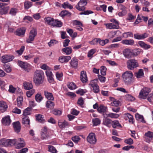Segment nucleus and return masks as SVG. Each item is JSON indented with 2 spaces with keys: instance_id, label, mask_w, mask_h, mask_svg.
Segmentation results:
<instances>
[{
  "instance_id": "nucleus-1",
  "label": "nucleus",
  "mask_w": 153,
  "mask_h": 153,
  "mask_svg": "<svg viewBox=\"0 0 153 153\" xmlns=\"http://www.w3.org/2000/svg\"><path fill=\"white\" fill-rule=\"evenodd\" d=\"M133 76V74L131 71H127L123 74L122 77L123 82L126 84L130 85L134 81Z\"/></svg>"
},
{
  "instance_id": "nucleus-2",
  "label": "nucleus",
  "mask_w": 153,
  "mask_h": 153,
  "mask_svg": "<svg viewBox=\"0 0 153 153\" xmlns=\"http://www.w3.org/2000/svg\"><path fill=\"white\" fill-rule=\"evenodd\" d=\"M44 74L41 70H36L34 74L33 81L36 85H39L42 84L43 81Z\"/></svg>"
},
{
  "instance_id": "nucleus-3",
  "label": "nucleus",
  "mask_w": 153,
  "mask_h": 153,
  "mask_svg": "<svg viewBox=\"0 0 153 153\" xmlns=\"http://www.w3.org/2000/svg\"><path fill=\"white\" fill-rule=\"evenodd\" d=\"M126 64L128 68L130 70H133L139 66L137 61L135 59H131L128 60Z\"/></svg>"
},
{
  "instance_id": "nucleus-4",
  "label": "nucleus",
  "mask_w": 153,
  "mask_h": 153,
  "mask_svg": "<svg viewBox=\"0 0 153 153\" xmlns=\"http://www.w3.org/2000/svg\"><path fill=\"white\" fill-rule=\"evenodd\" d=\"M150 91L151 90L149 88L146 87L143 88L141 90L139 93V97L143 99H146Z\"/></svg>"
},
{
  "instance_id": "nucleus-5",
  "label": "nucleus",
  "mask_w": 153,
  "mask_h": 153,
  "mask_svg": "<svg viewBox=\"0 0 153 153\" xmlns=\"http://www.w3.org/2000/svg\"><path fill=\"white\" fill-rule=\"evenodd\" d=\"M37 35L36 30L35 28H33L30 31L28 38L27 39L26 42L27 43H32V42L34 39L35 37Z\"/></svg>"
},
{
  "instance_id": "nucleus-6",
  "label": "nucleus",
  "mask_w": 153,
  "mask_h": 153,
  "mask_svg": "<svg viewBox=\"0 0 153 153\" xmlns=\"http://www.w3.org/2000/svg\"><path fill=\"white\" fill-rule=\"evenodd\" d=\"M87 3L86 0H81L76 6V8L80 11H83L85 9V6L86 5Z\"/></svg>"
},
{
  "instance_id": "nucleus-7",
  "label": "nucleus",
  "mask_w": 153,
  "mask_h": 153,
  "mask_svg": "<svg viewBox=\"0 0 153 153\" xmlns=\"http://www.w3.org/2000/svg\"><path fill=\"white\" fill-rule=\"evenodd\" d=\"M87 141L90 143L95 144L97 142V139L94 133H90L87 138Z\"/></svg>"
},
{
  "instance_id": "nucleus-8",
  "label": "nucleus",
  "mask_w": 153,
  "mask_h": 153,
  "mask_svg": "<svg viewBox=\"0 0 153 153\" xmlns=\"http://www.w3.org/2000/svg\"><path fill=\"white\" fill-rule=\"evenodd\" d=\"M97 80V79H95L92 81L89 84L91 86V88L93 89V91L96 93H98L100 91L99 87L98 85L94 82L95 81Z\"/></svg>"
},
{
  "instance_id": "nucleus-9",
  "label": "nucleus",
  "mask_w": 153,
  "mask_h": 153,
  "mask_svg": "<svg viewBox=\"0 0 153 153\" xmlns=\"http://www.w3.org/2000/svg\"><path fill=\"white\" fill-rule=\"evenodd\" d=\"M118 8L119 10H121V11L118 13V15L120 17L125 15L127 13V8L125 6L122 4H120L118 6Z\"/></svg>"
},
{
  "instance_id": "nucleus-10",
  "label": "nucleus",
  "mask_w": 153,
  "mask_h": 153,
  "mask_svg": "<svg viewBox=\"0 0 153 153\" xmlns=\"http://www.w3.org/2000/svg\"><path fill=\"white\" fill-rule=\"evenodd\" d=\"M18 63L19 66L25 71H28V69L30 68V65L26 62L18 61Z\"/></svg>"
},
{
  "instance_id": "nucleus-11",
  "label": "nucleus",
  "mask_w": 153,
  "mask_h": 153,
  "mask_svg": "<svg viewBox=\"0 0 153 153\" xmlns=\"http://www.w3.org/2000/svg\"><path fill=\"white\" fill-rule=\"evenodd\" d=\"M17 142L16 145V148L17 149H20L24 147L25 145V143L23 139L21 138H18L17 140Z\"/></svg>"
},
{
  "instance_id": "nucleus-12",
  "label": "nucleus",
  "mask_w": 153,
  "mask_h": 153,
  "mask_svg": "<svg viewBox=\"0 0 153 153\" xmlns=\"http://www.w3.org/2000/svg\"><path fill=\"white\" fill-rule=\"evenodd\" d=\"M144 138L146 142L149 143L150 142L153 138V132L148 131L145 134Z\"/></svg>"
},
{
  "instance_id": "nucleus-13",
  "label": "nucleus",
  "mask_w": 153,
  "mask_h": 153,
  "mask_svg": "<svg viewBox=\"0 0 153 153\" xmlns=\"http://www.w3.org/2000/svg\"><path fill=\"white\" fill-rule=\"evenodd\" d=\"M14 58L13 56L11 55H6L2 56L1 62L4 63L11 61Z\"/></svg>"
},
{
  "instance_id": "nucleus-14",
  "label": "nucleus",
  "mask_w": 153,
  "mask_h": 153,
  "mask_svg": "<svg viewBox=\"0 0 153 153\" xmlns=\"http://www.w3.org/2000/svg\"><path fill=\"white\" fill-rule=\"evenodd\" d=\"M123 54L126 58H131L132 55L131 50L128 48L125 49L123 51Z\"/></svg>"
},
{
  "instance_id": "nucleus-15",
  "label": "nucleus",
  "mask_w": 153,
  "mask_h": 153,
  "mask_svg": "<svg viewBox=\"0 0 153 153\" xmlns=\"http://www.w3.org/2000/svg\"><path fill=\"white\" fill-rule=\"evenodd\" d=\"M71 57L69 56H61L59 57V61L62 63H66L71 59Z\"/></svg>"
},
{
  "instance_id": "nucleus-16",
  "label": "nucleus",
  "mask_w": 153,
  "mask_h": 153,
  "mask_svg": "<svg viewBox=\"0 0 153 153\" xmlns=\"http://www.w3.org/2000/svg\"><path fill=\"white\" fill-rule=\"evenodd\" d=\"M134 38L138 40L144 39L148 36V34L146 33L140 35L136 33L134 34Z\"/></svg>"
},
{
  "instance_id": "nucleus-17",
  "label": "nucleus",
  "mask_w": 153,
  "mask_h": 153,
  "mask_svg": "<svg viewBox=\"0 0 153 153\" xmlns=\"http://www.w3.org/2000/svg\"><path fill=\"white\" fill-rule=\"evenodd\" d=\"M80 80L83 83H85L88 81L86 73L84 71L81 72Z\"/></svg>"
},
{
  "instance_id": "nucleus-18",
  "label": "nucleus",
  "mask_w": 153,
  "mask_h": 153,
  "mask_svg": "<svg viewBox=\"0 0 153 153\" xmlns=\"http://www.w3.org/2000/svg\"><path fill=\"white\" fill-rule=\"evenodd\" d=\"M13 126L15 131L16 133L20 132L21 129V126L19 121H17L13 123Z\"/></svg>"
},
{
  "instance_id": "nucleus-19",
  "label": "nucleus",
  "mask_w": 153,
  "mask_h": 153,
  "mask_svg": "<svg viewBox=\"0 0 153 153\" xmlns=\"http://www.w3.org/2000/svg\"><path fill=\"white\" fill-rule=\"evenodd\" d=\"M8 106L6 103L3 101H0V111L1 112L6 111Z\"/></svg>"
},
{
  "instance_id": "nucleus-20",
  "label": "nucleus",
  "mask_w": 153,
  "mask_h": 153,
  "mask_svg": "<svg viewBox=\"0 0 153 153\" xmlns=\"http://www.w3.org/2000/svg\"><path fill=\"white\" fill-rule=\"evenodd\" d=\"M44 95L45 98L49 100H48L53 101L54 100V98L52 93L49 92L47 91H45Z\"/></svg>"
},
{
  "instance_id": "nucleus-21",
  "label": "nucleus",
  "mask_w": 153,
  "mask_h": 153,
  "mask_svg": "<svg viewBox=\"0 0 153 153\" xmlns=\"http://www.w3.org/2000/svg\"><path fill=\"white\" fill-rule=\"evenodd\" d=\"M78 59L76 57L72 58L70 62L71 67L74 68H77L78 66Z\"/></svg>"
},
{
  "instance_id": "nucleus-22",
  "label": "nucleus",
  "mask_w": 153,
  "mask_h": 153,
  "mask_svg": "<svg viewBox=\"0 0 153 153\" xmlns=\"http://www.w3.org/2000/svg\"><path fill=\"white\" fill-rule=\"evenodd\" d=\"M104 117L105 118L103 120V123L106 126L110 127L111 122V120L110 119L107 118V116L105 114H103Z\"/></svg>"
},
{
  "instance_id": "nucleus-23",
  "label": "nucleus",
  "mask_w": 153,
  "mask_h": 153,
  "mask_svg": "<svg viewBox=\"0 0 153 153\" xmlns=\"http://www.w3.org/2000/svg\"><path fill=\"white\" fill-rule=\"evenodd\" d=\"M11 122V121L9 116H7L4 117L2 120V123L5 125H9Z\"/></svg>"
},
{
  "instance_id": "nucleus-24",
  "label": "nucleus",
  "mask_w": 153,
  "mask_h": 153,
  "mask_svg": "<svg viewBox=\"0 0 153 153\" xmlns=\"http://www.w3.org/2000/svg\"><path fill=\"white\" fill-rule=\"evenodd\" d=\"M121 43L124 45H133L134 44V42L133 39H125L122 40Z\"/></svg>"
},
{
  "instance_id": "nucleus-25",
  "label": "nucleus",
  "mask_w": 153,
  "mask_h": 153,
  "mask_svg": "<svg viewBox=\"0 0 153 153\" xmlns=\"http://www.w3.org/2000/svg\"><path fill=\"white\" fill-rule=\"evenodd\" d=\"M58 125L60 128H63L68 125V123L65 120H59Z\"/></svg>"
},
{
  "instance_id": "nucleus-26",
  "label": "nucleus",
  "mask_w": 153,
  "mask_h": 153,
  "mask_svg": "<svg viewBox=\"0 0 153 153\" xmlns=\"http://www.w3.org/2000/svg\"><path fill=\"white\" fill-rule=\"evenodd\" d=\"M26 30L25 27L18 29L16 31V34L18 36H23L25 33Z\"/></svg>"
},
{
  "instance_id": "nucleus-27",
  "label": "nucleus",
  "mask_w": 153,
  "mask_h": 153,
  "mask_svg": "<svg viewBox=\"0 0 153 153\" xmlns=\"http://www.w3.org/2000/svg\"><path fill=\"white\" fill-rule=\"evenodd\" d=\"M47 129L45 127L41 131V138L42 140L45 139L48 137L47 134Z\"/></svg>"
},
{
  "instance_id": "nucleus-28",
  "label": "nucleus",
  "mask_w": 153,
  "mask_h": 153,
  "mask_svg": "<svg viewBox=\"0 0 153 153\" xmlns=\"http://www.w3.org/2000/svg\"><path fill=\"white\" fill-rule=\"evenodd\" d=\"M125 119L126 120L128 119L129 122L132 124L134 123V118L132 115L129 113H126L125 114Z\"/></svg>"
},
{
  "instance_id": "nucleus-29",
  "label": "nucleus",
  "mask_w": 153,
  "mask_h": 153,
  "mask_svg": "<svg viewBox=\"0 0 153 153\" xmlns=\"http://www.w3.org/2000/svg\"><path fill=\"white\" fill-rule=\"evenodd\" d=\"M138 44L141 47L145 49H148L151 47V46L150 45L146 44L143 41H139L138 42Z\"/></svg>"
},
{
  "instance_id": "nucleus-30",
  "label": "nucleus",
  "mask_w": 153,
  "mask_h": 153,
  "mask_svg": "<svg viewBox=\"0 0 153 153\" xmlns=\"http://www.w3.org/2000/svg\"><path fill=\"white\" fill-rule=\"evenodd\" d=\"M24 88L26 90H29L33 88V85L31 82H25L23 83Z\"/></svg>"
},
{
  "instance_id": "nucleus-31",
  "label": "nucleus",
  "mask_w": 153,
  "mask_h": 153,
  "mask_svg": "<svg viewBox=\"0 0 153 153\" xmlns=\"http://www.w3.org/2000/svg\"><path fill=\"white\" fill-rule=\"evenodd\" d=\"M135 75L137 78H141L144 77L143 70L141 69H139L137 72L135 73Z\"/></svg>"
},
{
  "instance_id": "nucleus-32",
  "label": "nucleus",
  "mask_w": 153,
  "mask_h": 153,
  "mask_svg": "<svg viewBox=\"0 0 153 153\" xmlns=\"http://www.w3.org/2000/svg\"><path fill=\"white\" fill-rule=\"evenodd\" d=\"M106 27L109 29H118L119 27L118 25H116L112 23L105 24Z\"/></svg>"
},
{
  "instance_id": "nucleus-33",
  "label": "nucleus",
  "mask_w": 153,
  "mask_h": 153,
  "mask_svg": "<svg viewBox=\"0 0 153 153\" xmlns=\"http://www.w3.org/2000/svg\"><path fill=\"white\" fill-rule=\"evenodd\" d=\"M62 51L65 53L66 55L70 54L72 52V48L70 47L64 48L62 49Z\"/></svg>"
},
{
  "instance_id": "nucleus-34",
  "label": "nucleus",
  "mask_w": 153,
  "mask_h": 153,
  "mask_svg": "<svg viewBox=\"0 0 153 153\" xmlns=\"http://www.w3.org/2000/svg\"><path fill=\"white\" fill-rule=\"evenodd\" d=\"M17 142V141L16 139H7V146H13L15 145Z\"/></svg>"
},
{
  "instance_id": "nucleus-35",
  "label": "nucleus",
  "mask_w": 153,
  "mask_h": 153,
  "mask_svg": "<svg viewBox=\"0 0 153 153\" xmlns=\"http://www.w3.org/2000/svg\"><path fill=\"white\" fill-rule=\"evenodd\" d=\"M112 102L111 103V105L112 106L117 107L120 103L119 101L115 100L113 97L110 98Z\"/></svg>"
},
{
  "instance_id": "nucleus-36",
  "label": "nucleus",
  "mask_w": 153,
  "mask_h": 153,
  "mask_svg": "<svg viewBox=\"0 0 153 153\" xmlns=\"http://www.w3.org/2000/svg\"><path fill=\"white\" fill-rule=\"evenodd\" d=\"M55 105L54 103L53 102L50 100H48L46 103V107L50 109H53L54 108Z\"/></svg>"
},
{
  "instance_id": "nucleus-37",
  "label": "nucleus",
  "mask_w": 153,
  "mask_h": 153,
  "mask_svg": "<svg viewBox=\"0 0 153 153\" xmlns=\"http://www.w3.org/2000/svg\"><path fill=\"white\" fill-rule=\"evenodd\" d=\"M45 22L49 25L52 26L54 19L51 17H47L44 19Z\"/></svg>"
},
{
  "instance_id": "nucleus-38",
  "label": "nucleus",
  "mask_w": 153,
  "mask_h": 153,
  "mask_svg": "<svg viewBox=\"0 0 153 153\" xmlns=\"http://www.w3.org/2000/svg\"><path fill=\"white\" fill-rule=\"evenodd\" d=\"M135 117L137 120L143 123H145V121L144 119V117L142 115L137 113L135 115Z\"/></svg>"
},
{
  "instance_id": "nucleus-39",
  "label": "nucleus",
  "mask_w": 153,
  "mask_h": 153,
  "mask_svg": "<svg viewBox=\"0 0 153 153\" xmlns=\"http://www.w3.org/2000/svg\"><path fill=\"white\" fill-rule=\"evenodd\" d=\"M106 107L102 105H101L97 108V111L99 112L102 113H104L106 111Z\"/></svg>"
},
{
  "instance_id": "nucleus-40",
  "label": "nucleus",
  "mask_w": 153,
  "mask_h": 153,
  "mask_svg": "<svg viewBox=\"0 0 153 153\" xmlns=\"http://www.w3.org/2000/svg\"><path fill=\"white\" fill-rule=\"evenodd\" d=\"M111 124L114 128H116L118 127H122V126L118 120H115L112 121Z\"/></svg>"
},
{
  "instance_id": "nucleus-41",
  "label": "nucleus",
  "mask_w": 153,
  "mask_h": 153,
  "mask_svg": "<svg viewBox=\"0 0 153 153\" xmlns=\"http://www.w3.org/2000/svg\"><path fill=\"white\" fill-rule=\"evenodd\" d=\"M105 115L107 116V117H109L111 118H117L120 116L118 114H114L112 113L106 114Z\"/></svg>"
},
{
  "instance_id": "nucleus-42",
  "label": "nucleus",
  "mask_w": 153,
  "mask_h": 153,
  "mask_svg": "<svg viewBox=\"0 0 153 153\" xmlns=\"http://www.w3.org/2000/svg\"><path fill=\"white\" fill-rule=\"evenodd\" d=\"M22 123L26 126L30 124V120L27 117H25L22 118Z\"/></svg>"
},
{
  "instance_id": "nucleus-43",
  "label": "nucleus",
  "mask_w": 153,
  "mask_h": 153,
  "mask_svg": "<svg viewBox=\"0 0 153 153\" xmlns=\"http://www.w3.org/2000/svg\"><path fill=\"white\" fill-rule=\"evenodd\" d=\"M36 120L39 122L42 123L44 122L45 121L44 119V116L41 114H38L36 116Z\"/></svg>"
},
{
  "instance_id": "nucleus-44",
  "label": "nucleus",
  "mask_w": 153,
  "mask_h": 153,
  "mask_svg": "<svg viewBox=\"0 0 153 153\" xmlns=\"http://www.w3.org/2000/svg\"><path fill=\"white\" fill-rule=\"evenodd\" d=\"M17 105L18 107H21L22 105L23 101V98L22 97H19L16 100Z\"/></svg>"
},
{
  "instance_id": "nucleus-45",
  "label": "nucleus",
  "mask_w": 153,
  "mask_h": 153,
  "mask_svg": "<svg viewBox=\"0 0 153 153\" xmlns=\"http://www.w3.org/2000/svg\"><path fill=\"white\" fill-rule=\"evenodd\" d=\"M62 25V23L61 22L54 19L52 26L53 27H60Z\"/></svg>"
},
{
  "instance_id": "nucleus-46",
  "label": "nucleus",
  "mask_w": 153,
  "mask_h": 153,
  "mask_svg": "<svg viewBox=\"0 0 153 153\" xmlns=\"http://www.w3.org/2000/svg\"><path fill=\"white\" fill-rule=\"evenodd\" d=\"M68 88L71 90L77 88L75 84L73 82H69L67 85Z\"/></svg>"
},
{
  "instance_id": "nucleus-47",
  "label": "nucleus",
  "mask_w": 153,
  "mask_h": 153,
  "mask_svg": "<svg viewBox=\"0 0 153 153\" xmlns=\"http://www.w3.org/2000/svg\"><path fill=\"white\" fill-rule=\"evenodd\" d=\"M31 110L30 108L28 107L27 108L24 110L23 115L24 116L30 115L31 113Z\"/></svg>"
},
{
  "instance_id": "nucleus-48",
  "label": "nucleus",
  "mask_w": 153,
  "mask_h": 153,
  "mask_svg": "<svg viewBox=\"0 0 153 153\" xmlns=\"http://www.w3.org/2000/svg\"><path fill=\"white\" fill-rule=\"evenodd\" d=\"M62 7L64 8H68L70 9L73 8V6L67 2H65L62 4Z\"/></svg>"
},
{
  "instance_id": "nucleus-49",
  "label": "nucleus",
  "mask_w": 153,
  "mask_h": 153,
  "mask_svg": "<svg viewBox=\"0 0 153 153\" xmlns=\"http://www.w3.org/2000/svg\"><path fill=\"white\" fill-rule=\"evenodd\" d=\"M32 2L29 1H26L24 3V7L25 9H28L30 8L32 5Z\"/></svg>"
},
{
  "instance_id": "nucleus-50",
  "label": "nucleus",
  "mask_w": 153,
  "mask_h": 153,
  "mask_svg": "<svg viewBox=\"0 0 153 153\" xmlns=\"http://www.w3.org/2000/svg\"><path fill=\"white\" fill-rule=\"evenodd\" d=\"M141 52V50L140 49H134L133 51L132 54L134 56H137L139 55Z\"/></svg>"
},
{
  "instance_id": "nucleus-51",
  "label": "nucleus",
  "mask_w": 153,
  "mask_h": 153,
  "mask_svg": "<svg viewBox=\"0 0 153 153\" xmlns=\"http://www.w3.org/2000/svg\"><path fill=\"white\" fill-rule=\"evenodd\" d=\"M109 42L108 39H106L105 40H101L99 39V40L98 42V43L100 44L102 46H104L106 44L108 43Z\"/></svg>"
},
{
  "instance_id": "nucleus-52",
  "label": "nucleus",
  "mask_w": 153,
  "mask_h": 153,
  "mask_svg": "<svg viewBox=\"0 0 153 153\" xmlns=\"http://www.w3.org/2000/svg\"><path fill=\"white\" fill-rule=\"evenodd\" d=\"M123 35L124 36H125L126 38H128V37H133V34L131 32H125L123 33Z\"/></svg>"
},
{
  "instance_id": "nucleus-53",
  "label": "nucleus",
  "mask_w": 153,
  "mask_h": 153,
  "mask_svg": "<svg viewBox=\"0 0 153 153\" xmlns=\"http://www.w3.org/2000/svg\"><path fill=\"white\" fill-rule=\"evenodd\" d=\"M0 146H7V140L5 139L0 140Z\"/></svg>"
},
{
  "instance_id": "nucleus-54",
  "label": "nucleus",
  "mask_w": 153,
  "mask_h": 153,
  "mask_svg": "<svg viewBox=\"0 0 153 153\" xmlns=\"http://www.w3.org/2000/svg\"><path fill=\"white\" fill-rule=\"evenodd\" d=\"M92 122L94 125L97 126L100 123V120L98 118H96L93 119Z\"/></svg>"
},
{
  "instance_id": "nucleus-55",
  "label": "nucleus",
  "mask_w": 153,
  "mask_h": 153,
  "mask_svg": "<svg viewBox=\"0 0 153 153\" xmlns=\"http://www.w3.org/2000/svg\"><path fill=\"white\" fill-rule=\"evenodd\" d=\"M36 100V101L40 102L43 99V98L40 94H37L35 97Z\"/></svg>"
},
{
  "instance_id": "nucleus-56",
  "label": "nucleus",
  "mask_w": 153,
  "mask_h": 153,
  "mask_svg": "<svg viewBox=\"0 0 153 153\" xmlns=\"http://www.w3.org/2000/svg\"><path fill=\"white\" fill-rule=\"evenodd\" d=\"M48 146L49 151L53 153H56V152L57 151L54 147L51 145H49Z\"/></svg>"
},
{
  "instance_id": "nucleus-57",
  "label": "nucleus",
  "mask_w": 153,
  "mask_h": 153,
  "mask_svg": "<svg viewBox=\"0 0 153 153\" xmlns=\"http://www.w3.org/2000/svg\"><path fill=\"white\" fill-rule=\"evenodd\" d=\"M87 91L86 89L83 90L80 89L76 91V92L77 94H79L81 95H82Z\"/></svg>"
},
{
  "instance_id": "nucleus-58",
  "label": "nucleus",
  "mask_w": 153,
  "mask_h": 153,
  "mask_svg": "<svg viewBox=\"0 0 153 153\" xmlns=\"http://www.w3.org/2000/svg\"><path fill=\"white\" fill-rule=\"evenodd\" d=\"M17 11L16 9L15 8H12L11 9L9 13L12 16H15L16 15Z\"/></svg>"
},
{
  "instance_id": "nucleus-59",
  "label": "nucleus",
  "mask_w": 153,
  "mask_h": 153,
  "mask_svg": "<svg viewBox=\"0 0 153 153\" xmlns=\"http://www.w3.org/2000/svg\"><path fill=\"white\" fill-rule=\"evenodd\" d=\"M99 40V39L95 38L93 39L92 41L89 42V43L91 45H96L98 43Z\"/></svg>"
},
{
  "instance_id": "nucleus-60",
  "label": "nucleus",
  "mask_w": 153,
  "mask_h": 153,
  "mask_svg": "<svg viewBox=\"0 0 153 153\" xmlns=\"http://www.w3.org/2000/svg\"><path fill=\"white\" fill-rule=\"evenodd\" d=\"M8 7H3L2 9H1L0 10V12L1 13V14H5L6 13L8 10L9 9Z\"/></svg>"
},
{
  "instance_id": "nucleus-61",
  "label": "nucleus",
  "mask_w": 153,
  "mask_h": 153,
  "mask_svg": "<svg viewBox=\"0 0 153 153\" xmlns=\"http://www.w3.org/2000/svg\"><path fill=\"white\" fill-rule=\"evenodd\" d=\"M124 142L127 144L131 145L133 144V141L131 138H129L125 140Z\"/></svg>"
},
{
  "instance_id": "nucleus-62",
  "label": "nucleus",
  "mask_w": 153,
  "mask_h": 153,
  "mask_svg": "<svg viewBox=\"0 0 153 153\" xmlns=\"http://www.w3.org/2000/svg\"><path fill=\"white\" fill-rule=\"evenodd\" d=\"M58 43L57 41L54 39L51 40L50 41L48 42V45L49 46L51 47L53 46L54 44H56Z\"/></svg>"
},
{
  "instance_id": "nucleus-63",
  "label": "nucleus",
  "mask_w": 153,
  "mask_h": 153,
  "mask_svg": "<svg viewBox=\"0 0 153 153\" xmlns=\"http://www.w3.org/2000/svg\"><path fill=\"white\" fill-rule=\"evenodd\" d=\"M34 92L35 90L33 89L27 91L26 92L27 96L28 97H30L34 93Z\"/></svg>"
},
{
  "instance_id": "nucleus-64",
  "label": "nucleus",
  "mask_w": 153,
  "mask_h": 153,
  "mask_svg": "<svg viewBox=\"0 0 153 153\" xmlns=\"http://www.w3.org/2000/svg\"><path fill=\"white\" fill-rule=\"evenodd\" d=\"M96 49H91L88 52V57H91L92 56L93 54L95 52Z\"/></svg>"
}]
</instances>
